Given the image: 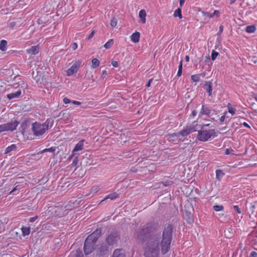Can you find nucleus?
<instances>
[{"mask_svg": "<svg viewBox=\"0 0 257 257\" xmlns=\"http://www.w3.org/2000/svg\"><path fill=\"white\" fill-rule=\"evenodd\" d=\"M112 65L114 67H117L118 66V63L116 61H112Z\"/></svg>", "mask_w": 257, "mask_h": 257, "instance_id": "nucleus-51", "label": "nucleus"}, {"mask_svg": "<svg viewBox=\"0 0 257 257\" xmlns=\"http://www.w3.org/2000/svg\"><path fill=\"white\" fill-rule=\"evenodd\" d=\"M198 123L195 121L191 125H187L184 127L181 131L178 133H175L171 134V137H185L190 134L191 133L197 131Z\"/></svg>", "mask_w": 257, "mask_h": 257, "instance_id": "nucleus-4", "label": "nucleus"}, {"mask_svg": "<svg viewBox=\"0 0 257 257\" xmlns=\"http://www.w3.org/2000/svg\"><path fill=\"white\" fill-rule=\"evenodd\" d=\"M172 232V226L168 225L164 228L161 236L156 233V229L154 225L147 224L136 231L135 237L140 240H144L148 238L144 246L145 257H160V253L165 255L170 250Z\"/></svg>", "mask_w": 257, "mask_h": 257, "instance_id": "nucleus-1", "label": "nucleus"}, {"mask_svg": "<svg viewBox=\"0 0 257 257\" xmlns=\"http://www.w3.org/2000/svg\"><path fill=\"white\" fill-rule=\"evenodd\" d=\"M182 70H179L178 69V72H177V76H178V77L181 76V74H182Z\"/></svg>", "mask_w": 257, "mask_h": 257, "instance_id": "nucleus-53", "label": "nucleus"}, {"mask_svg": "<svg viewBox=\"0 0 257 257\" xmlns=\"http://www.w3.org/2000/svg\"><path fill=\"white\" fill-rule=\"evenodd\" d=\"M117 24V19L115 18H112L110 21V25L112 27H116Z\"/></svg>", "mask_w": 257, "mask_h": 257, "instance_id": "nucleus-34", "label": "nucleus"}, {"mask_svg": "<svg viewBox=\"0 0 257 257\" xmlns=\"http://www.w3.org/2000/svg\"><path fill=\"white\" fill-rule=\"evenodd\" d=\"M233 209L238 214L241 213V209L239 208L238 205H234L233 206Z\"/></svg>", "mask_w": 257, "mask_h": 257, "instance_id": "nucleus-37", "label": "nucleus"}, {"mask_svg": "<svg viewBox=\"0 0 257 257\" xmlns=\"http://www.w3.org/2000/svg\"><path fill=\"white\" fill-rule=\"evenodd\" d=\"M17 149V146L15 144H12L11 146L8 147L6 149V153L8 154L12 151L16 150Z\"/></svg>", "mask_w": 257, "mask_h": 257, "instance_id": "nucleus-24", "label": "nucleus"}, {"mask_svg": "<svg viewBox=\"0 0 257 257\" xmlns=\"http://www.w3.org/2000/svg\"><path fill=\"white\" fill-rule=\"evenodd\" d=\"M100 234V230L97 229L86 238L84 243V251L86 255L91 253L95 249V244Z\"/></svg>", "mask_w": 257, "mask_h": 257, "instance_id": "nucleus-2", "label": "nucleus"}, {"mask_svg": "<svg viewBox=\"0 0 257 257\" xmlns=\"http://www.w3.org/2000/svg\"><path fill=\"white\" fill-rule=\"evenodd\" d=\"M78 164V156H75L74 157L72 163L71 164L72 166L73 167H77Z\"/></svg>", "mask_w": 257, "mask_h": 257, "instance_id": "nucleus-32", "label": "nucleus"}, {"mask_svg": "<svg viewBox=\"0 0 257 257\" xmlns=\"http://www.w3.org/2000/svg\"><path fill=\"white\" fill-rule=\"evenodd\" d=\"M223 26H222V25H221V26H220V27H219V31H218V33H217V35H218V36H219V35H220L222 33V32H223Z\"/></svg>", "mask_w": 257, "mask_h": 257, "instance_id": "nucleus-41", "label": "nucleus"}, {"mask_svg": "<svg viewBox=\"0 0 257 257\" xmlns=\"http://www.w3.org/2000/svg\"><path fill=\"white\" fill-rule=\"evenodd\" d=\"M209 125V123H206V124H203L201 125V128L202 130H204V126H208Z\"/></svg>", "mask_w": 257, "mask_h": 257, "instance_id": "nucleus-57", "label": "nucleus"}, {"mask_svg": "<svg viewBox=\"0 0 257 257\" xmlns=\"http://www.w3.org/2000/svg\"><path fill=\"white\" fill-rule=\"evenodd\" d=\"M94 34H95V31H92L91 33L88 36V37H87L88 39H90L91 38H92L93 37V36H94Z\"/></svg>", "mask_w": 257, "mask_h": 257, "instance_id": "nucleus-44", "label": "nucleus"}, {"mask_svg": "<svg viewBox=\"0 0 257 257\" xmlns=\"http://www.w3.org/2000/svg\"><path fill=\"white\" fill-rule=\"evenodd\" d=\"M232 152H233V150L231 148H227L225 150V154L226 155H229L230 153H231Z\"/></svg>", "mask_w": 257, "mask_h": 257, "instance_id": "nucleus-39", "label": "nucleus"}, {"mask_svg": "<svg viewBox=\"0 0 257 257\" xmlns=\"http://www.w3.org/2000/svg\"><path fill=\"white\" fill-rule=\"evenodd\" d=\"M50 120L47 119L44 122H35L32 124L31 130L33 135L36 137L43 135L48 130Z\"/></svg>", "mask_w": 257, "mask_h": 257, "instance_id": "nucleus-3", "label": "nucleus"}, {"mask_svg": "<svg viewBox=\"0 0 257 257\" xmlns=\"http://www.w3.org/2000/svg\"><path fill=\"white\" fill-rule=\"evenodd\" d=\"M212 15H213V17L214 16H216L217 17H219V15H220V12L218 10H215L213 12V14H212Z\"/></svg>", "mask_w": 257, "mask_h": 257, "instance_id": "nucleus-42", "label": "nucleus"}, {"mask_svg": "<svg viewBox=\"0 0 257 257\" xmlns=\"http://www.w3.org/2000/svg\"><path fill=\"white\" fill-rule=\"evenodd\" d=\"M146 15H147L146 12L145 10L142 9V10H140V11L139 12V17L141 19V22L143 24H145L146 22Z\"/></svg>", "mask_w": 257, "mask_h": 257, "instance_id": "nucleus-17", "label": "nucleus"}, {"mask_svg": "<svg viewBox=\"0 0 257 257\" xmlns=\"http://www.w3.org/2000/svg\"><path fill=\"white\" fill-rule=\"evenodd\" d=\"M19 122L16 120H12L10 122L2 124L0 125V133L15 130L19 124Z\"/></svg>", "mask_w": 257, "mask_h": 257, "instance_id": "nucleus-7", "label": "nucleus"}, {"mask_svg": "<svg viewBox=\"0 0 257 257\" xmlns=\"http://www.w3.org/2000/svg\"><path fill=\"white\" fill-rule=\"evenodd\" d=\"M204 88L205 89L206 91L208 92V95L211 96L212 95V83L210 82H208L206 83V84L204 85Z\"/></svg>", "mask_w": 257, "mask_h": 257, "instance_id": "nucleus-19", "label": "nucleus"}, {"mask_svg": "<svg viewBox=\"0 0 257 257\" xmlns=\"http://www.w3.org/2000/svg\"><path fill=\"white\" fill-rule=\"evenodd\" d=\"M102 74L103 76H105L107 75V72L105 70L103 71Z\"/></svg>", "mask_w": 257, "mask_h": 257, "instance_id": "nucleus-59", "label": "nucleus"}, {"mask_svg": "<svg viewBox=\"0 0 257 257\" xmlns=\"http://www.w3.org/2000/svg\"><path fill=\"white\" fill-rule=\"evenodd\" d=\"M84 140H82L78 142L72 150V153L75 152L81 151L84 149Z\"/></svg>", "mask_w": 257, "mask_h": 257, "instance_id": "nucleus-11", "label": "nucleus"}, {"mask_svg": "<svg viewBox=\"0 0 257 257\" xmlns=\"http://www.w3.org/2000/svg\"><path fill=\"white\" fill-rule=\"evenodd\" d=\"M179 137H171V134L169 135V139L173 141H176L177 140Z\"/></svg>", "mask_w": 257, "mask_h": 257, "instance_id": "nucleus-49", "label": "nucleus"}, {"mask_svg": "<svg viewBox=\"0 0 257 257\" xmlns=\"http://www.w3.org/2000/svg\"><path fill=\"white\" fill-rule=\"evenodd\" d=\"M140 37V33L138 32L134 33L131 36V40L134 43H138L139 42Z\"/></svg>", "mask_w": 257, "mask_h": 257, "instance_id": "nucleus-13", "label": "nucleus"}, {"mask_svg": "<svg viewBox=\"0 0 257 257\" xmlns=\"http://www.w3.org/2000/svg\"><path fill=\"white\" fill-rule=\"evenodd\" d=\"M249 257H257V252L253 251H251Z\"/></svg>", "mask_w": 257, "mask_h": 257, "instance_id": "nucleus-46", "label": "nucleus"}, {"mask_svg": "<svg viewBox=\"0 0 257 257\" xmlns=\"http://www.w3.org/2000/svg\"><path fill=\"white\" fill-rule=\"evenodd\" d=\"M100 189V186H94L91 189V192L95 194L97 193Z\"/></svg>", "mask_w": 257, "mask_h": 257, "instance_id": "nucleus-30", "label": "nucleus"}, {"mask_svg": "<svg viewBox=\"0 0 257 257\" xmlns=\"http://www.w3.org/2000/svg\"><path fill=\"white\" fill-rule=\"evenodd\" d=\"M168 185H169V184H168V183L167 184L166 183V184H165V186H167Z\"/></svg>", "mask_w": 257, "mask_h": 257, "instance_id": "nucleus-63", "label": "nucleus"}, {"mask_svg": "<svg viewBox=\"0 0 257 257\" xmlns=\"http://www.w3.org/2000/svg\"><path fill=\"white\" fill-rule=\"evenodd\" d=\"M256 30V27L254 25H250L246 27V32L248 33H253Z\"/></svg>", "mask_w": 257, "mask_h": 257, "instance_id": "nucleus-22", "label": "nucleus"}, {"mask_svg": "<svg viewBox=\"0 0 257 257\" xmlns=\"http://www.w3.org/2000/svg\"><path fill=\"white\" fill-rule=\"evenodd\" d=\"M119 239V236L116 233H111L106 238V241L108 245H113Z\"/></svg>", "mask_w": 257, "mask_h": 257, "instance_id": "nucleus-9", "label": "nucleus"}, {"mask_svg": "<svg viewBox=\"0 0 257 257\" xmlns=\"http://www.w3.org/2000/svg\"><path fill=\"white\" fill-rule=\"evenodd\" d=\"M22 234L24 236L28 235L30 233V227H23L21 228Z\"/></svg>", "mask_w": 257, "mask_h": 257, "instance_id": "nucleus-23", "label": "nucleus"}, {"mask_svg": "<svg viewBox=\"0 0 257 257\" xmlns=\"http://www.w3.org/2000/svg\"><path fill=\"white\" fill-rule=\"evenodd\" d=\"M37 218H38V216H37L31 217L30 218V219H29V221L30 222H34V221H35L37 219Z\"/></svg>", "mask_w": 257, "mask_h": 257, "instance_id": "nucleus-43", "label": "nucleus"}, {"mask_svg": "<svg viewBox=\"0 0 257 257\" xmlns=\"http://www.w3.org/2000/svg\"><path fill=\"white\" fill-rule=\"evenodd\" d=\"M27 52L32 55H36L39 53V47L38 46H32L26 50Z\"/></svg>", "mask_w": 257, "mask_h": 257, "instance_id": "nucleus-12", "label": "nucleus"}, {"mask_svg": "<svg viewBox=\"0 0 257 257\" xmlns=\"http://www.w3.org/2000/svg\"><path fill=\"white\" fill-rule=\"evenodd\" d=\"M22 187L21 185H17L10 192V194H16V192L21 189Z\"/></svg>", "mask_w": 257, "mask_h": 257, "instance_id": "nucleus-31", "label": "nucleus"}, {"mask_svg": "<svg viewBox=\"0 0 257 257\" xmlns=\"http://www.w3.org/2000/svg\"><path fill=\"white\" fill-rule=\"evenodd\" d=\"M219 53L215 50H212L211 53V59L214 61L216 59Z\"/></svg>", "mask_w": 257, "mask_h": 257, "instance_id": "nucleus-35", "label": "nucleus"}, {"mask_svg": "<svg viewBox=\"0 0 257 257\" xmlns=\"http://www.w3.org/2000/svg\"><path fill=\"white\" fill-rule=\"evenodd\" d=\"M253 98H254V99L257 102V94H255L253 96Z\"/></svg>", "mask_w": 257, "mask_h": 257, "instance_id": "nucleus-61", "label": "nucleus"}, {"mask_svg": "<svg viewBox=\"0 0 257 257\" xmlns=\"http://www.w3.org/2000/svg\"><path fill=\"white\" fill-rule=\"evenodd\" d=\"M197 114V111L195 110H193L192 112H191V115L190 116L191 117H194Z\"/></svg>", "mask_w": 257, "mask_h": 257, "instance_id": "nucleus-50", "label": "nucleus"}, {"mask_svg": "<svg viewBox=\"0 0 257 257\" xmlns=\"http://www.w3.org/2000/svg\"><path fill=\"white\" fill-rule=\"evenodd\" d=\"M182 67H183V61L181 60L179 62L178 69L182 70Z\"/></svg>", "mask_w": 257, "mask_h": 257, "instance_id": "nucleus-48", "label": "nucleus"}, {"mask_svg": "<svg viewBox=\"0 0 257 257\" xmlns=\"http://www.w3.org/2000/svg\"><path fill=\"white\" fill-rule=\"evenodd\" d=\"M242 124L245 126V127H248V128H250V126H249V125L246 122H244Z\"/></svg>", "mask_w": 257, "mask_h": 257, "instance_id": "nucleus-55", "label": "nucleus"}, {"mask_svg": "<svg viewBox=\"0 0 257 257\" xmlns=\"http://www.w3.org/2000/svg\"><path fill=\"white\" fill-rule=\"evenodd\" d=\"M191 80L195 82L200 81V74H195L191 76Z\"/></svg>", "mask_w": 257, "mask_h": 257, "instance_id": "nucleus-28", "label": "nucleus"}, {"mask_svg": "<svg viewBox=\"0 0 257 257\" xmlns=\"http://www.w3.org/2000/svg\"><path fill=\"white\" fill-rule=\"evenodd\" d=\"M68 257H83V254L81 250L77 249L71 252Z\"/></svg>", "mask_w": 257, "mask_h": 257, "instance_id": "nucleus-18", "label": "nucleus"}, {"mask_svg": "<svg viewBox=\"0 0 257 257\" xmlns=\"http://www.w3.org/2000/svg\"><path fill=\"white\" fill-rule=\"evenodd\" d=\"M174 16L175 17H178L180 19L182 18V11L180 8H178L175 10L174 13Z\"/></svg>", "mask_w": 257, "mask_h": 257, "instance_id": "nucleus-26", "label": "nucleus"}, {"mask_svg": "<svg viewBox=\"0 0 257 257\" xmlns=\"http://www.w3.org/2000/svg\"><path fill=\"white\" fill-rule=\"evenodd\" d=\"M13 85L16 89L18 88V89L15 92H12L7 94V98L9 100L19 98L22 94L21 88L25 86L23 81H21L19 83H14Z\"/></svg>", "mask_w": 257, "mask_h": 257, "instance_id": "nucleus-6", "label": "nucleus"}, {"mask_svg": "<svg viewBox=\"0 0 257 257\" xmlns=\"http://www.w3.org/2000/svg\"><path fill=\"white\" fill-rule=\"evenodd\" d=\"M213 209L215 211H220L223 209V206L222 205H214L213 206Z\"/></svg>", "mask_w": 257, "mask_h": 257, "instance_id": "nucleus-36", "label": "nucleus"}, {"mask_svg": "<svg viewBox=\"0 0 257 257\" xmlns=\"http://www.w3.org/2000/svg\"><path fill=\"white\" fill-rule=\"evenodd\" d=\"M73 156H74V155H73V154H72V155H71V156L69 157V158H71Z\"/></svg>", "mask_w": 257, "mask_h": 257, "instance_id": "nucleus-62", "label": "nucleus"}, {"mask_svg": "<svg viewBox=\"0 0 257 257\" xmlns=\"http://www.w3.org/2000/svg\"><path fill=\"white\" fill-rule=\"evenodd\" d=\"M236 1V0H230V4H233V3H234V2Z\"/></svg>", "mask_w": 257, "mask_h": 257, "instance_id": "nucleus-60", "label": "nucleus"}, {"mask_svg": "<svg viewBox=\"0 0 257 257\" xmlns=\"http://www.w3.org/2000/svg\"><path fill=\"white\" fill-rule=\"evenodd\" d=\"M2 257H12V256H11V254L6 253V254H3L2 255Z\"/></svg>", "mask_w": 257, "mask_h": 257, "instance_id": "nucleus-56", "label": "nucleus"}, {"mask_svg": "<svg viewBox=\"0 0 257 257\" xmlns=\"http://www.w3.org/2000/svg\"><path fill=\"white\" fill-rule=\"evenodd\" d=\"M118 197V194L115 192L110 193L107 196H106L101 201V202L103 201L106 200L107 199H110L111 200H113L116 199Z\"/></svg>", "mask_w": 257, "mask_h": 257, "instance_id": "nucleus-15", "label": "nucleus"}, {"mask_svg": "<svg viewBox=\"0 0 257 257\" xmlns=\"http://www.w3.org/2000/svg\"><path fill=\"white\" fill-rule=\"evenodd\" d=\"M212 110L206 105H202L201 110L199 113L198 117H201L203 115L209 116L211 114Z\"/></svg>", "mask_w": 257, "mask_h": 257, "instance_id": "nucleus-10", "label": "nucleus"}, {"mask_svg": "<svg viewBox=\"0 0 257 257\" xmlns=\"http://www.w3.org/2000/svg\"><path fill=\"white\" fill-rule=\"evenodd\" d=\"M185 0H179V5L181 7L183 6Z\"/></svg>", "mask_w": 257, "mask_h": 257, "instance_id": "nucleus-54", "label": "nucleus"}, {"mask_svg": "<svg viewBox=\"0 0 257 257\" xmlns=\"http://www.w3.org/2000/svg\"><path fill=\"white\" fill-rule=\"evenodd\" d=\"M153 81V79H151L149 80V81L148 82L147 84H146V86L147 87H149L151 85V83H152V82Z\"/></svg>", "mask_w": 257, "mask_h": 257, "instance_id": "nucleus-52", "label": "nucleus"}, {"mask_svg": "<svg viewBox=\"0 0 257 257\" xmlns=\"http://www.w3.org/2000/svg\"><path fill=\"white\" fill-rule=\"evenodd\" d=\"M63 102L65 103V104H68L70 102H71V101L67 97H65L63 98Z\"/></svg>", "mask_w": 257, "mask_h": 257, "instance_id": "nucleus-40", "label": "nucleus"}, {"mask_svg": "<svg viewBox=\"0 0 257 257\" xmlns=\"http://www.w3.org/2000/svg\"><path fill=\"white\" fill-rule=\"evenodd\" d=\"M71 47L73 50H76L77 48V44L76 43H73Z\"/></svg>", "mask_w": 257, "mask_h": 257, "instance_id": "nucleus-47", "label": "nucleus"}, {"mask_svg": "<svg viewBox=\"0 0 257 257\" xmlns=\"http://www.w3.org/2000/svg\"><path fill=\"white\" fill-rule=\"evenodd\" d=\"M81 61L80 60L76 61L67 70V75L71 76L76 73L80 67Z\"/></svg>", "mask_w": 257, "mask_h": 257, "instance_id": "nucleus-8", "label": "nucleus"}, {"mask_svg": "<svg viewBox=\"0 0 257 257\" xmlns=\"http://www.w3.org/2000/svg\"><path fill=\"white\" fill-rule=\"evenodd\" d=\"M112 257H125L124 251L121 249H115Z\"/></svg>", "mask_w": 257, "mask_h": 257, "instance_id": "nucleus-14", "label": "nucleus"}, {"mask_svg": "<svg viewBox=\"0 0 257 257\" xmlns=\"http://www.w3.org/2000/svg\"><path fill=\"white\" fill-rule=\"evenodd\" d=\"M71 103L74 105H80L81 103L79 101H76V100H73L71 101Z\"/></svg>", "mask_w": 257, "mask_h": 257, "instance_id": "nucleus-45", "label": "nucleus"}, {"mask_svg": "<svg viewBox=\"0 0 257 257\" xmlns=\"http://www.w3.org/2000/svg\"><path fill=\"white\" fill-rule=\"evenodd\" d=\"M254 104H255L253 103L251 105H252V106H253Z\"/></svg>", "mask_w": 257, "mask_h": 257, "instance_id": "nucleus-64", "label": "nucleus"}, {"mask_svg": "<svg viewBox=\"0 0 257 257\" xmlns=\"http://www.w3.org/2000/svg\"><path fill=\"white\" fill-rule=\"evenodd\" d=\"M227 108L228 110V112L230 113L232 115H233L235 114L236 111V106L234 105H232L231 103H229L227 105Z\"/></svg>", "mask_w": 257, "mask_h": 257, "instance_id": "nucleus-16", "label": "nucleus"}, {"mask_svg": "<svg viewBox=\"0 0 257 257\" xmlns=\"http://www.w3.org/2000/svg\"><path fill=\"white\" fill-rule=\"evenodd\" d=\"M55 151V148L54 147H51L50 148H46L42 150V151L39 152L37 154H42L43 153H44L45 152H51L53 153Z\"/></svg>", "mask_w": 257, "mask_h": 257, "instance_id": "nucleus-25", "label": "nucleus"}, {"mask_svg": "<svg viewBox=\"0 0 257 257\" xmlns=\"http://www.w3.org/2000/svg\"><path fill=\"white\" fill-rule=\"evenodd\" d=\"M7 41L2 40L0 43V50L2 51H5L7 50Z\"/></svg>", "mask_w": 257, "mask_h": 257, "instance_id": "nucleus-21", "label": "nucleus"}, {"mask_svg": "<svg viewBox=\"0 0 257 257\" xmlns=\"http://www.w3.org/2000/svg\"><path fill=\"white\" fill-rule=\"evenodd\" d=\"M91 67L93 69L97 68L99 65V61L97 59L94 58L91 61Z\"/></svg>", "mask_w": 257, "mask_h": 257, "instance_id": "nucleus-27", "label": "nucleus"}, {"mask_svg": "<svg viewBox=\"0 0 257 257\" xmlns=\"http://www.w3.org/2000/svg\"><path fill=\"white\" fill-rule=\"evenodd\" d=\"M215 173H216V178L219 181L221 180V179H222V178L223 177V176L224 175V173L223 172V171L219 169L216 170L215 171Z\"/></svg>", "mask_w": 257, "mask_h": 257, "instance_id": "nucleus-20", "label": "nucleus"}, {"mask_svg": "<svg viewBox=\"0 0 257 257\" xmlns=\"http://www.w3.org/2000/svg\"><path fill=\"white\" fill-rule=\"evenodd\" d=\"M226 113H227L226 111L224 112L223 113V115L220 117V122L222 123L224 121Z\"/></svg>", "mask_w": 257, "mask_h": 257, "instance_id": "nucleus-38", "label": "nucleus"}, {"mask_svg": "<svg viewBox=\"0 0 257 257\" xmlns=\"http://www.w3.org/2000/svg\"><path fill=\"white\" fill-rule=\"evenodd\" d=\"M202 14V16L204 17H207V18H213V15L212 14L208 12H204V11H202L201 12Z\"/></svg>", "mask_w": 257, "mask_h": 257, "instance_id": "nucleus-33", "label": "nucleus"}, {"mask_svg": "<svg viewBox=\"0 0 257 257\" xmlns=\"http://www.w3.org/2000/svg\"><path fill=\"white\" fill-rule=\"evenodd\" d=\"M185 59L186 60V62H189V56H188V55H186L185 57Z\"/></svg>", "mask_w": 257, "mask_h": 257, "instance_id": "nucleus-58", "label": "nucleus"}, {"mask_svg": "<svg viewBox=\"0 0 257 257\" xmlns=\"http://www.w3.org/2000/svg\"><path fill=\"white\" fill-rule=\"evenodd\" d=\"M214 130H202L198 131L197 139L202 142L207 141L211 138H214L216 136Z\"/></svg>", "mask_w": 257, "mask_h": 257, "instance_id": "nucleus-5", "label": "nucleus"}, {"mask_svg": "<svg viewBox=\"0 0 257 257\" xmlns=\"http://www.w3.org/2000/svg\"><path fill=\"white\" fill-rule=\"evenodd\" d=\"M113 44V39H110L104 44V47L107 49H109L112 46Z\"/></svg>", "mask_w": 257, "mask_h": 257, "instance_id": "nucleus-29", "label": "nucleus"}]
</instances>
